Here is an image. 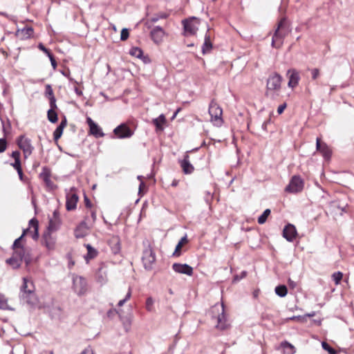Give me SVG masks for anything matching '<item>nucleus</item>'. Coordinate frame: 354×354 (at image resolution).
I'll return each instance as SVG.
<instances>
[{
    "mask_svg": "<svg viewBox=\"0 0 354 354\" xmlns=\"http://www.w3.org/2000/svg\"><path fill=\"white\" fill-rule=\"evenodd\" d=\"M46 55H47L48 57L53 69H55L57 67V62H56L55 57H53V55H52V53L46 48Z\"/></svg>",
    "mask_w": 354,
    "mask_h": 354,
    "instance_id": "obj_41",
    "label": "nucleus"
},
{
    "mask_svg": "<svg viewBox=\"0 0 354 354\" xmlns=\"http://www.w3.org/2000/svg\"><path fill=\"white\" fill-rule=\"evenodd\" d=\"M287 76L288 77V87L292 88L296 87L298 85L300 79L298 71L294 68L289 69L287 71Z\"/></svg>",
    "mask_w": 354,
    "mask_h": 354,
    "instance_id": "obj_17",
    "label": "nucleus"
},
{
    "mask_svg": "<svg viewBox=\"0 0 354 354\" xmlns=\"http://www.w3.org/2000/svg\"><path fill=\"white\" fill-rule=\"evenodd\" d=\"M297 235L295 227L292 224H288L283 230V236L289 242H292Z\"/></svg>",
    "mask_w": 354,
    "mask_h": 354,
    "instance_id": "obj_21",
    "label": "nucleus"
},
{
    "mask_svg": "<svg viewBox=\"0 0 354 354\" xmlns=\"http://www.w3.org/2000/svg\"><path fill=\"white\" fill-rule=\"evenodd\" d=\"M28 230H24L21 235L15 240L12 246V248L14 252H19V250H22L24 254L29 253L28 249L24 248V246L22 244V241H24V236H27Z\"/></svg>",
    "mask_w": 354,
    "mask_h": 354,
    "instance_id": "obj_18",
    "label": "nucleus"
},
{
    "mask_svg": "<svg viewBox=\"0 0 354 354\" xmlns=\"http://www.w3.org/2000/svg\"><path fill=\"white\" fill-rule=\"evenodd\" d=\"M246 275H247V272L242 271L240 274H236L234 276L232 282L236 283V282L239 281L240 280H241L242 279L245 278L246 277Z\"/></svg>",
    "mask_w": 354,
    "mask_h": 354,
    "instance_id": "obj_44",
    "label": "nucleus"
},
{
    "mask_svg": "<svg viewBox=\"0 0 354 354\" xmlns=\"http://www.w3.org/2000/svg\"><path fill=\"white\" fill-rule=\"evenodd\" d=\"M84 203H85L86 207H91V203L86 196H84Z\"/></svg>",
    "mask_w": 354,
    "mask_h": 354,
    "instance_id": "obj_56",
    "label": "nucleus"
},
{
    "mask_svg": "<svg viewBox=\"0 0 354 354\" xmlns=\"http://www.w3.org/2000/svg\"><path fill=\"white\" fill-rule=\"evenodd\" d=\"M80 354H94V351L91 346H87Z\"/></svg>",
    "mask_w": 354,
    "mask_h": 354,
    "instance_id": "obj_50",
    "label": "nucleus"
},
{
    "mask_svg": "<svg viewBox=\"0 0 354 354\" xmlns=\"http://www.w3.org/2000/svg\"><path fill=\"white\" fill-rule=\"evenodd\" d=\"M270 214V210L269 209H266L263 214L258 218V223L259 224H263L266 220L268 216Z\"/></svg>",
    "mask_w": 354,
    "mask_h": 354,
    "instance_id": "obj_38",
    "label": "nucleus"
},
{
    "mask_svg": "<svg viewBox=\"0 0 354 354\" xmlns=\"http://www.w3.org/2000/svg\"><path fill=\"white\" fill-rule=\"evenodd\" d=\"M173 270L180 274L192 276L193 274V268L187 263H175L172 265Z\"/></svg>",
    "mask_w": 354,
    "mask_h": 354,
    "instance_id": "obj_16",
    "label": "nucleus"
},
{
    "mask_svg": "<svg viewBox=\"0 0 354 354\" xmlns=\"http://www.w3.org/2000/svg\"><path fill=\"white\" fill-rule=\"evenodd\" d=\"M270 122V119L265 121L263 124H262V128L264 129V130H267V126L268 124Z\"/></svg>",
    "mask_w": 354,
    "mask_h": 354,
    "instance_id": "obj_60",
    "label": "nucleus"
},
{
    "mask_svg": "<svg viewBox=\"0 0 354 354\" xmlns=\"http://www.w3.org/2000/svg\"><path fill=\"white\" fill-rule=\"evenodd\" d=\"M96 220V213L95 211L91 212V218L88 216H86L84 221H86L87 223H91V226L93 227Z\"/></svg>",
    "mask_w": 354,
    "mask_h": 354,
    "instance_id": "obj_42",
    "label": "nucleus"
},
{
    "mask_svg": "<svg viewBox=\"0 0 354 354\" xmlns=\"http://www.w3.org/2000/svg\"><path fill=\"white\" fill-rule=\"evenodd\" d=\"M109 245L112 252L115 254L120 251V242L118 236H113L109 241Z\"/></svg>",
    "mask_w": 354,
    "mask_h": 354,
    "instance_id": "obj_26",
    "label": "nucleus"
},
{
    "mask_svg": "<svg viewBox=\"0 0 354 354\" xmlns=\"http://www.w3.org/2000/svg\"><path fill=\"white\" fill-rule=\"evenodd\" d=\"M75 188L72 187L69 192L66 194V207L68 211L73 210L77 207L78 196L74 192Z\"/></svg>",
    "mask_w": 354,
    "mask_h": 354,
    "instance_id": "obj_13",
    "label": "nucleus"
},
{
    "mask_svg": "<svg viewBox=\"0 0 354 354\" xmlns=\"http://www.w3.org/2000/svg\"><path fill=\"white\" fill-rule=\"evenodd\" d=\"M275 293L280 297H284L288 293L287 287L285 285H279L275 288Z\"/></svg>",
    "mask_w": 354,
    "mask_h": 354,
    "instance_id": "obj_33",
    "label": "nucleus"
},
{
    "mask_svg": "<svg viewBox=\"0 0 354 354\" xmlns=\"http://www.w3.org/2000/svg\"><path fill=\"white\" fill-rule=\"evenodd\" d=\"M87 124L90 129V133L95 138H102L104 136L102 129L89 117L86 118Z\"/></svg>",
    "mask_w": 354,
    "mask_h": 354,
    "instance_id": "obj_19",
    "label": "nucleus"
},
{
    "mask_svg": "<svg viewBox=\"0 0 354 354\" xmlns=\"http://www.w3.org/2000/svg\"><path fill=\"white\" fill-rule=\"evenodd\" d=\"M289 32L290 30L287 25L286 20L283 18L279 21L277 28L272 37V46L276 48H279L283 45V39L288 35Z\"/></svg>",
    "mask_w": 354,
    "mask_h": 354,
    "instance_id": "obj_3",
    "label": "nucleus"
},
{
    "mask_svg": "<svg viewBox=\"0 0 354 354\" xmlns=\"http://www.w3.org/2000/svg\"><path fill=\"white\" fill-rule=\"evenodd\" d=\"M223 112H208L209 116V121L216 127H221L223 124V119L222 117Z\"/></svg>",
    "mask_w": 354,
    "mask_h": 354,
    "instance_id": "obj_22",
    "label": "nucleus"
},
{
    "mask_svg": "<svg viewBox=\"0 0 354 354\" xmlns=\"http://www.w3.org/2000/svg\"><path fill=\"white\" fill-rule=\"evenodd\" d=\"M11 165L16 169L18 170L21 168V160H16Z\"/></svg>",
    "mask_w": 354,
    "mask_h": 354,
    "instance_id": "obj_49",
    "label": "nucleus"
},
{
    "mask_svg": "<svg viewBox=\"0 0 354 354\" xmlns=\"http://www.w3.org/2000/svg\"><path fill=\"white\" fill-rule=\"evenodd\" d=\"M67 259H68V268H71V267L74 266L75 262L72 260L71 254H67Z\"/></svg>",
    "mask_w": 354,
    "mask_h": 354,
    "instance_id": "obj_55",
    "label": "nucleus"
},
{
    "mask_svg": "<svg viewBox=\"0 0 354 354\" xmlns=\"http://www.w3.org/2000/svg\"><path fill=\"white\" fill-rule=\"evenodd\" d=\"M141 59H142V61L145 62V63H148L149 62V59L147 56H144L142 55V57L141 58Z\"/></svg>",
    "mask_w": 354,
    "mask_h": 354,
    "instance_id": "obj_63",
    "label": "nucleus"
},
{
    "mask_svg": "<svg viewBox=\"0 0 354 354\" xmlns=\"http://www.w3.org/2000/svg\"><path fill=\"white\" fill-rule=\"evenodd\" d=\"M322 348L325 351H327L330 354H335L336 353L335 350L334 348H333L332 347H330L328 343L323 342L322 344Z\"/></svg>",
    "mask_w": 354,
    "mask_h": 354,
    "instance_id": "obj_45",
    "label": "nucleus"
},
{
    "mask_svg": "<svg viewBox=\"0 0 354 354\" xmlns=\"http://www.w3.org/2000/svg\"><path fill=\"white\" fill-rule=\"evenodd\" d=\"M66 125V119L64 117L60 124L57 127L53 132V138L55 140H57L62 135L64 128Z\"/></svg>",
    "mask_w": 354,
    "mask_h": 354,
    "instance_id": "obj_27",
    "label": "nucleus"
},
{
    "mask_svg": "<svg viewBox=\"0 0 354 354\" xmlns=\"http://www.w3.org/2000/svg\"><path fill=\"white\" fill-rule=\"evenodd\" d=\"M55 244V239H50L49 241L47 240V236L46 235V248L49 250H52L54 248Z\"/></svg>",
    "mask_w": 354,
    "mask_h": 354,
    "instance_id": "obj_46",
    "label": "nucleus"
},
{
    "mask_svg": "<svg viewBox=\"0 0 354 354\" xmlns=\"http://www.w3.org/2000/svg\"><path fill=\"white\" fill-rule=\"evenodd\" d=\"M126 299H122L120 301H119L118 304V306H122L125 303H126Z\"/></svg>",
    "mask_w": 354,
    "mask_h": 354,
    "instance_id": "obj_64",
    "label": "nucleus"
},
{
    "mask_svg": "<svg viewBox=\"0 0 354 354\" xmlns=\"http://www.w3.org/2000/svg\"><path fill=\"white\" fill-rule=\"evenodd\" d=\"M19 297L20 303L23 305H27L31 308L38 306L39 301L34 291V285L25 277L23 278V284L20 288Z\"/></svg>",
    "mask_w": 354,
    "mask_h": 354,
    "instance_id": "obj_1",
    "label": "nucleus"
},
{
    "mask_svg": "<svg viewBox=\"0 0 354 354\" xmlns=\"http://www.w3.org/2000/svg\"><path fill=\"white\" fill-rule=\"evenodd\" d=\"M48 173L47 169H46V180H45L46 187H49L50 185V180L48 178Z\"/></svg>",
    "mask_w": 354,
    "mask_h": 354,
    "instance_id": "obj_58",
    "label": "nucleus"
},
{
    "mask_svg": "<svg viewBox=\"0 0 354 354\" xmlns=\"http://www.w3.org/2000/svg\"><path fill=\"white\" fill-rule=\"evenodd\" d=\"M165 32L160 26H155L151 31V39L156 44H160L162 42L165 36Z\"/></svg>",
    "mask_w": 354,
    "mask_h": 354,
    "instance_id": "obj_20",
    "label": "nucleus"
},
{
    "mask_svg": "<svg viewBox=\"0 0 354 354\" xmlns=\"http://www.w3.org/2000/svg\"><path fill=\"white\" fill-rule=\"evenodd\" d=\"M131 288H129L124 299H126V301H127L131 298Z\"/></svg>",
    "mask_w": 354,
    "mask_h": 354,
    "instance_id": "obj_57",
    "label": "nucleus"
},
{
    "mask_svg": "<svg viewBox=\"0 0 354 354\" xmlns=\"http://www.w3.org/2000/svg\"><path fill=\"white\" fill-rule=\"evenodd\" d=\"M286 108V103H283V104H280L278 108H277V111H284V109Z\"/></svg>",
    "mask_w": 354,
    "mask_h": 354,
    "instance_id": "obj_59",
    "label": "nucleus"
},
{
    "mask_svg": "<svg viewBox=\"0 0 354 354\" xmlns=\"http://www.w3.org/2000/svg\"><path fill=\"white\" fill-rule=\"evenodd\" d=\"M282 80V77L279 73H272L267 80L266 95L272 98L278 97L281 91Z\"/></svg>",
    "mask_w": 354,
    "mask_h": 354,
    "instance_id": "obj_2",
    "label": "nucleus"
},
{
    "mask_svg": "<svg viewBox=\"0 0 354 354\" xmlns=\"http://www.w3.org/2000/svg\"><path fill=\"white\" fill-rule=\"evenodd\" d=\"M47 115L48 120L53 123L56 122L58 120L57 112H47Z\"/></svg>",
    "mask_w": 354,
    "mask_h": 354,
    "instance_id": "obj_43",
    "label": "nucleus"
},
{
    "mask_svg": "<svg viewBox=\"0 0 354 354\" xmlns=\"http://www.w3.org/2000/svg\"><path fill=\"white\" fill-rule=\"evenodd\" d=\"M304 187V182L299 176H293L289 184L286 186L285 190L291 194H297L301 192Z\"/></svg>",
    "mask_w": 354,
    "mask_h": 354,
    "instance_id": "obj_7",
    "label": "nucleus"
},
{
    "mask_svg": "<svg viewBox=\"0 0 354 354\" xmlns=\"http://www.w3.org/2000/svg\"><path fill=\"white\" fill-rule=\"evenodd\" d=\"M187 242V235H185L183 237L180 239L177 245L176 246L175 250L173 253V256L179 257L180 254V250L183 246V245Z\"/></svg>",
    "mask_w": 354,
    "mask_h": 354,
    "instance_id": "obj_30",
    "label": "nucleus"
},
{
    "mask_svg": "<svg viewBox=\"0 0 354 354\" xmlns=\"http://www.w3.org/2000/svg\"><path fill=\"white\" fill-rule=\"evenodd\" d=\"M17 174H18V175H19V178H20L21 180H22V179H23V176H24V174H23L22 168H21V169H19L17 170Z\"/></svg>",
    "mask_w": 354,
    "mask_h": 354,
    "instance_id": "obj_61",
    "label": "nucleus"
},
{
    "mask_svg": "<svg viewBox=\"0 0 354 354\" xmlns=\"http://www.w3.org/2000/svg\"><path fill=\"white\" fill-rule=\"evenodd\" d=\"M343 274L341 272H334L332 275L333 280L336 285H338L342 279Z\"/></svg>",
    "mask_w": 354,
    "mask_h": 354,
    "instance_id": "obj_40",
    "label": "nucleus"
},
{
    "mask_svg": "<svg viewBox=\"0 0 354 354\" xmlns=\"http://www.w3.org/2000/svg\"><path fill=\"white\" fill-rule=\"evenodd\" d=\"M7 147V142L5 138H0V153L5 151Z\"/></svg>",
    "mask_w": 354,
    "mask_h": 354,
    "instance_id": "obj_48",
    "label": "nucleus"
},
{
    "mask_svg": "<svg viewBox=\"0 0 354 354\" xmlns=\"http://www.w3.org/2000/svg\"><path fill=\"white\" fill-rule=\"evenodd\" d=\"M325 159H329L331 156V151L326 143H323L322 149L319 151Z\"/></svg>",
    "mask_w": 354,
    "mask_h": 354,
    "instance_id": "obj_36",
    "label": "nucleus"
},
{
    "mask_svg": "<svg viewBox=\"0 0 354 354\" xmlns=\"http://www.w3.org/2000/svg\"><path fill=\"white\" fill-rule=\"evenodd\" d=\"M49 315L52 319H61L62 318V310L59 304H53L48 309Z\"/></svg>",
    "mask_w": 354,
    "mask_h": 354,
    "instance_id": "obj_24",
    "label": "nucleus"
},
{
    "mask_svg": "<svg viewBox=\"0 0 354 354\" xmlns=\"http://www.w3.org/2000/svg\"><path fill=\"white\" fill-rule=\"evenodd\" d=\"M166 122V118L164 114L160 115L158 118L153 119L152 123L156 126V131H162L163 124Z\"/></svg>",
    "mask_w": 354,
    "mask_h": 354,
    "instance_id": "obj_28",
    "label": "nucleus"
},
{
    "mask_svg": "<svg viewBox=\"0 0 354 354\" xmlns=\"http://www.w3.org/2000/svg\"><path fill=\"white\" fill-rule=\"evenodd\" d=\"M185 36H191L196 33L198 30L199 22L197 18L192 17L182 21Z\"/></svg>",
    "mask_w": 354,
    "mask_h": 354,
    "instance_id": "obj_6",
    "label": "nucleus"
},
{
    "mask_svg": "<svg viewBox=\"0 0 354 354\" xmlns=\"http://www.w3.org/2000/svg\"><path fill=\"white\" fill-rule=\"evenodd\" d=\"M18 147L23 151L25 158H27L32 152L33 147L31 140L24 135H21L17 139Z\"/></svg>",
    "mask_w": 354,
    "mask_h": 354,
    "instance_id": "obj_9",
    "label": "nucleus"
},
{
    "mask_svg": "<svg viewBox=\"0 0 354 354\" xmlns=\"http://www.w3.org/2000/svg\"><path fill=\"white\" fill-rule=\"evenodd\" d=\"M288 283L289 287L292 290L295 289L297 286V282H295V281L292 280L290 278L288 280Z\"/></svg>",
    "mask_w": 354,
    "mask_h": 354,
    "instance_id": "obj_51",
    "label": "nucleus"
},
{
    "mask_svg": "<svg viewBox=\"0 0 354 354\" xmlns=\"http://www.w3.org/2000/svg\"><path fill=\"white\" fill-rule=\"evenodd\" d=\"M113 133L120 139L131 138L133 134V131L125 123H122L115 127Z\"/></svg>",
    "mask_w": 354,
    "mask_h": 354,
    "instance_id": "obj_11",
    "label": "nucleus"
},
{
    "mask_svg": "<svg viewBox=\"0 0 354 354\" xmlns=\"http://www.w3.org/2000/svg\"><path fill=\"white\" fill-rule=\"evenodd\" d=\"M212 48V45L210 41V37L209 35H206L205 37V41L202 46V51L203 54H205L207 52L209 51Z\"/></svg>",
    "mask_w": 354,
    "mask_h": 354,
    "instance_id": "obj_32",
    "label": "nucleus"
},
{
    "mask_svg": "<svg viewBox=\"0 0 354 354\" xmlns=\"http://www.w3.org/2000/svg\"><path fill=\"white\" fill-rule=\"evenodd\" d=\"M180 162L183 171L185 174H190L193 172L194 168L189 162L188 155L185 156L183 160H182Z\"/></svg>",
    "mask_w": 354,
    "mask_h": 354,
    "instance_id": "obj_25",
    "label": "nucleus"
},
{
    "mask_svg": "<svg viewBox=\"0 0 354 354\" xmlns=\"http://www.w3.org/2000/svg\"><path fill=\"white\" fill-rule=\"evenodd\" d=\"M281 347L283 348L284 352L287 354H294L295 353V347L288 342L281 343Z\"/></svg>",
    "mask_w": 354,
    "mask_h": 354,
    "instance_id": "obj_34",
    "label": "nucleus"
},
{
    "mask_svg": "<svg viewBox=\"0 0 354 354\" xmlns=\"http://www.w3.org/2000/svg\"><path fill=\"white\" fill-rule=\"evenodd\" d=\"M0 309L14 310V308L9 306L8 299L3 294H0Z\"/></svg>",
    "mask_w": 354,
    "mask_h": 354,
    "instance_id": "obj_31",
    "label": "nucleus"
},
{
    "mask_svg": "<svg viewBox=\"0 0 354 354\" xmlns=\"http://www.w3.org/2000/svg\"><path fill=\"white\" fill-rule=\"evenodd\" d=\"M144 268L147 270H151L156 262V254L150 245H148L144 250L142 257Z\"/></svg>",
    "mask_w": 354,
    "mask_h": 354,
    "instance_id": "obj_8",
    "label": "nucleus"
},
{
    "mask_svg": "<svg viewBox=\"0 0 354 354\" xmlns=\"http://www.w3.org/2000/svg\"><path fill=\"white\" fill-rule=\"evenodd\" d=\"M92 227L91 223L82 221L75 228L74 234L77 239H82L88 234L89 230Z\"/></svg>",
    "mask_w": 354,
    "mask_h": 354,
    "instance_id": "obj_12",
    "label": "nucleus"
},
{
    "mask_svg": "<svg viewBox=\"0 0 354 354\" xmlns=\"http://www.w3.org/2000/svg\"><path fill=\"white\" fill-rule=\"evenodd\" d=\"M28 227L26 230L27 231V235H30L32 239L37 241L39 239V222L37 218H32L29 221Z\"/></svg>",
    "mask_w": 354,
    "mask_h": 354,
    "instance_id": "obj_15",
    "label": "nucleus"
},
{
    "mask_svg": "<svg viewBox=\"0 0 354 354\" xmlns=\"http://www.w3.org/2000/svg\"><path fill=\"white\" fill-rule=\"evenodd\" d=\"M39 177L40 178H41L43 180H44V167H43L41 168V171L40 172L39 174Z\"/></svg>",
    "mask_w": 354,
    "mask_h": 354,
    "instance_id": "obj_62",
    "label": "nucleus"
},
{
    "mask_svg": "<svg viewBox=\"0 0 354 354\" xmlns=\"http://www.w3.org/2000/svg\"><path fill=\"white\" fill-rule=\"evenodd\" d=\"M323 146V143L321 142V139L317 138L316 140V149L319 151Z\"/></svg>",
    "mask_w": 354,
    "mask_h": 354,
    "instance_id": "obj_53",
    "label": "nucleus"
},
{
    "mask_svg": "<svg viewBox=\"0 0 354 354\" xmlns=\"http://www.w3.org/2000/svg\"><path fill=\"white\" fill-rule=\"evenodd\" d=\"M168 16L169 15L166 12H159L154 15L150 19H149V21L151 23H156L160 19H167Z\"/></svg>",
    "mask_w": 354,
    "mask_h": 354,
    "instance_id": "obj_35",
    "label": "nucleus"
},
{
    "mask_svg": "<svg viewBox=\"0 0 354 354\" xmlns=\"http://www.w3.org/2000/svg\"><path fill=\"white\" fill-rule=\"evenodd\" d=\"M11 156L16 160H20L21 153L19 151H12Z\"/></svg>",
    "mask_w": 354,
    "mask_h": 354,
    "instance_id": "obj_52",
    "label": "nucleus"
},
{
    "mask_svg": "<svg viewBox=\"0 0 354 354\" xmlns=\"http://www.w3.org/2000/svg\"><path fill=\"white\" fill-rule=\"evenodd\" d=\"M129 54L137 58L141 59L142 57L143 51L138 47H133L131 48Z\"/></svg>",
    "mask_w": 354,
    "mask_h": 354,
    "instance_id": "obj_37",
    "label": "nucleus"
},
{
    "mask_svg": "<svg viewBox=\"0 0 354 354\" xmlns=\"http://www.w3.org/2000/svg\"><path fill=\"white\" fill-rule=\"evenodd\" d=\"M46 98L48 99L50 104V108L48 111H55L57 109L56 100L50 85H46Z\"/></svg>",
    "mask_w": 354,
    "mask_h": 354,
    "instance_id": "obj_23",
    "label": "nucleus"
},
{
    "mask_svg": "<svg viewBox=\"0 0 354 354\" xmlns=\"http://www.w3.org/2000/svg\"><path fill=\"white\" fill-rule=\"evenodd\" d=\"M312 77L313 80H315L319 74V71L317 68H314L311 71Z\"/></svg>",
    "mask_w": 354,
    "mask_h": 354,
    "instance_id": "obj_54",
    "label": "nucleus"
},
{
    "mask_svg": "<svg viewBox=\"0 0 354 354\" xmlns=\"http://www.w3.org/2000/svg\"><path fill=\"white\" fill-rule=\"evenodd\" d=\"M154 300L152 297H148L146 300V309L149 312L154 311Z\"/></svg>",
    "mask_w": 354,
    "mask_h": 354,
    "instance_id": "obj_39",
    "label": "nucleus"
},
{
    "mask_svg": "<svg viewBox=\"0 0 354 354\" xmlns=\"http://www.w3.org/2000/svg\"><path fill=\"white\" fill-rule=\"evenodd\" d=\"M85 246L87 249V254L84 256V258L86 262H88L89 260L93 259L97 257L98 252L90 244H86Z\"/></svg>",
    "mask_w": 354,
    "mask_h": 354,
    "instance_id": "obj_29",
    "label": "nucleus"
},
{
    "mask_svg": "<svg viewBox=\"0 0 354 354\" xmlns=\"http://www.w3.org/2000/svg\"><path fill=\"white\" fill-rule=\"evenodd\" d=\"M129 36V30L125 28H123L121 31L120 39L122 41H125L128 39Z\"/></svg>",
    "mask_w": 354,
    "mask_h": 354,
    "instance_id": "obj_47",
    "label": "nucleus"
},
{
    "mask_svg": "<svg viewBox=\"0 0 354 354\" xmlns=\"http://www.w3.org/2000/svg\"><path fill=\"white\" fill-rule=\"evenodd\" d=\"M24 261L28 266L32 261V258L29 253L24 254L23 250H20L19 252H12V257L7 259L6 263L9 265L12 269H18Z\"/></svg>",
    "mask_w": 354,
    "mask_h": 354,
    "instance_id": "obj_4",
    "label": "nucleus"
},
{
    "mask_svg": "<svg viewBox=\"0 0 354 354\" xmlns=\"http://www.w3.org/2000/svg\"><path fill=\"white\" fill-rule=\"evenodd\" d=\"M61 225V221L59 218V212L55 210L53 213V216L49 218V224L47 227L48 233H53L57 231Z\"/></svg>",
    "mask_w": 354,
    "mask_h": 354,
    "instance_id": "obj_14",
    "label": "nucleus"
},
{
    "mask_svg": "<svg viewBox=\"0 0 354 354\" xmlns=\"http://www.w3.org/2000/svg\"><path fill=\"white\" fill-rule=\"evenodd\" d=\"M212 310L213 312L217 311L218 313L217 316V324L216 326V328L219 330L226 329L228 327L229 324L225 313V308L223 304L222 303L221 304H216L213 307Z\"/></svg>",
    "mask_w": 354,
    "mask_h": 354,
    "instance_id": "obj_5",
    "label": "nucleus"
},
{
    "mask_svg": "<svg viewBox=\"0 0 354 354\" xmlns=\"http://www.w3.org/2000/svg\"><path fill=\"white\" fill-rule=\"evenodd\" d=\"M73 289L78 295H83L87 290V283L84 278L75 276L73 278Z\"/></svg>",
    "mask_w": 354,
    "mask_h": 354,
    "instance_id": "obj_10",
    "label": "nucleus"
}]
</instances>
